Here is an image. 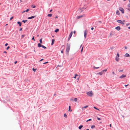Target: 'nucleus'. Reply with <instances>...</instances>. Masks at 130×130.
<instances>
[{"mask_svg": "<svg viewBox=\"0 0 130 130\" xmlns=\"http://www.w3.org/2000/svg\"><path fill=\"white\" fill-rule=\"evenodd\" d=\"M126 77V75H124L123 74L122 75L120 76L119 77L120 78H125Z\"/></svg>", "mask_w": 130, "mask_h": 130, "instance_id": "obj_5", "label": "nucleus"}, {"mask_svg": "<svg viewBox=\"0 0 130 130\" xmlns=\"http://www.w3.org/2000/svg\"><path fill=\"white\" fill-rule=\"evenodd\" d=\"M24 36H25V35H23L22 36V38H23L24 37Z\"/></svg>", "mask_w": 130, "mask_h": 130, "instance_id": "obj_46", "label": "nucleus"}, {"mask_svg": "<svg viewBox=\"0 0 130 130\" xmlns=\"http://www.w3.org/2000/svg\"><path fill=\"white\" fill-rule=\"evenodd\" d=\"M93 29H94V28H93V27H92V28H91V29L92 30H93Z\"/></svg>", "mask_w": 130, "mask_h": 130, "instance_id": "obj_56", "label": "nucleus"}, {"mask_svg": "<svg viewBox=\"0 0 130 130\" xmlns=\"http://www.w3.org/2000/svg\"><path fill=\"white\" fill-rule=\"evenodd\" d=\"M13 18V17H12L10 19V20H12Z\"/></svg>", "mask_w": 130, "mask_h": 130, "instance_id": "obj_34", "label": "nucleus"}, {"mask_svg": "<svg viewBox=\"0 0 130 130\" xmlns=\"http://www.w3.org/2000/svg\"><path fill=\"white\" fill-rule=\"evenodd\" d=\"M29 10V9H27L26 10L24 11L23 12H27Z\"/></svg>", "mask_w": 130, "mask_h": 130, "instance_id": "obj_23", "label": "nucleus"}, {"mask_svg": "<svg viewBox=\"0 0 130 130\" xmlns=\"http://www.w3.org/2000/svg\"><path fill=\"white\" fill-rule=\"evenodd\" d=\"M83 46L82 47L81 50V52L82 53V51H83Z\"/></svg>", "mask_w": 130, "mask_h": 130, "instance_id": "obj_37", "label": "nucleus"}, {"mask_svg": "<svg viewBox=\"0 0 130 130\" xmlns=\"http://www.w3.org/2000/svg\"><path fill=\"white\" fill-rule=\"evenodd\" d=\"M43 64H46V62H44V63H43Z\"/></svg>", "mask_w": 130, "mask_h": 130, "instance_id": "obj_63", "label": "nucleus"}, {"mask_svg": "<svg viewBox=\"0 0 130 130\" xmlns=\"http://www.w3.org/2000/svg\"><path fill=\"white\" fill-rule=\"evenodd\" d=\"M39 41L40 42V43H42V38L40 39L39 40Z\"/></svg>", "mask_w": 130, "mask_h": 130, "instance_id": "obj_22", "label": "nucleus"}, {"mask_svg": "<svg viewBox=\"0 0 130 130\" xmlns=\"http://www.w3.org/2000/svg\"><path fill=\"white\" fill-rule=\"evenodd\" d=\"M109 126L110 127H111V124H110L109 125Z\"/></svg>", "mask_w": 130, "mask_h": 130, "instance_id": "obj_60", "label": "nucleus"}, {"mask_svg": "<svg viewBox=\"0 0 130 130\" xmlns=\"http://www.w3.org/2000/svg\"><path fill=\"white\" fill-rule=\"evenodd\" d=\"M87 35V31L85 30L84 32V36L85 38H86Z\"/></svg>", "mask_w": 130, "mask_h": 130, "instance_id": "obj_8", "label": "nucleus"}, {"mask_svg": "<svg viewBox=\"0 0 130 130\" xmlns=\"http://www.w3.org/2000/svg\"><path fill=\"white\" fill-rule=\"evenodd\" d=\"M125 49H127V46H125Z\"/></svg>", "mask_w": 130, "mask_h": 130, "instance_id": "obj_47", "label": "nucleus"}, {"mask_svg": "<svg viewBox=\"0 0 130 130\" xmlns=\"http://www.w3.org/2000/svg\"><path fill=\"white\" fill-rule=\"evenodd\" d=\"M41 43H39L38 44V46L39 47H42V45L41 44Z\"/></svg>", "mask_w": 130, "mask_h": 130, "instance_id": "obj_12", "label": "nucleus"}, {"mask_svg": "<svg viewBox=\"0 0 130 130\" xmlns=\"http://www.w3.org/2000/svg\"><path fill=\"white\" fill-rule=\"evenodd\" d=\"M119 9L120 11L122 13H124V11L123 9L122 8L120 7L119 8Z\"/></svg>", "mask_w": 130, "mask_h": 130, "instance_id": "obj_1", "label": "nucleus"}, {"mask_svg": "<svg viewBox=\"0 0 130 130\" xmlns=\"http://www.w3.org/2000/svg\"><path fill=\"white\" fill-rule=\"evenodd\" d=\"M27 21V20H24L22 21V22L24 23H26Z\"/></svg>", "mask_w": 130, "mask_h": 130, "instance_id": "obj_25", "label": "nucleus"}, {"mask_svg": "<svg viewBox=\"0 0 130 130\" xmlns=\"http://www.w3.org/2000/svg\"><path fill=\"white\" fill-rule=\"evenodd\" d=\"M55 18H58V17L57 16H56L55 17Z\"/></svg>", "mask_w": 130, "mask_h": 130, "instance_id": "obj_58", "label": "nucleus"}, {"mask_svg": "<svg viewBox=\"0 0 130 130\" xmlns=\"http://www.w3.org/2000/svg\"><path fill=\"white\" fill-rule=\"evenodd\" d=\"M116 13L117 14L119 15V12L118 10H117L116 12Z\"/></svg>", "mask_w": 130, "mask_h": 130, "instance_id": "obj_19", "label": "nucleus"}, {"mask_svg": "<svg viewBox=\"0 0 130 130\" xmlns=\"http://www.w3.org/2000/svg\"><path fill=\"white\" fill-rule=\"evenodd\" d=\"M107 71V69H105L104 70H103L102 71V72H103V73L104 72H106Z\"/></svg>", "mask_w": 130, "mask_h": 130, "instance_id": "obj_20", "label": "nucleus"}, {"mask_svg": "<svg viewBox=\"0 0 130 130\" xmlns=\"http://www.w3.org/2000/svg\"><path fill=\"white\" fill-rule=\"evenodd\" d=\"M72 34H73V32L72 31L70 32V33L69 35V37L68 38V41L69 40H70V39L71 37L72 36Z\"/></svg>", "mask_w": 130, "mask_h": 130, "instance_id": "obj_2", "label": "nucleus"}, {"mask_svg": "<svg viewBox=\"0 0 130 130\" xmlns=\"http://www.w3.org/2000/svg\"><path fill=\"white\" fill-rule=\"evenodd\" d=\"M86 130H89V129H87Z\"/></svg>", "mask_w": 130, "mask_h": 130, "instance_id": "obj_64", "label": "nucleus"}, {"mask_svg": "<svg viewBox=\"0 0 130 130\" xmlns=\"http://www.w3.org/2000/svg\"><path fill=\"white\" fill-rule=\"evenodd\" d=\"M115 60L117 61H118L119 60V57H116Z\"/></svg>", "mask_w": 130, "mask_h": 130, "instance_id": "obj_13", "label": "nucleus"}, {"mask_svg": "<svg viewBox=\"0 0 130 130\" xmlns=\"http://www.w3.org/2000/svg\"><path fill=\"white\" fill-rule=\"evenodd\" d=\"M70 49V45L67 46L66 48V52H69Z\"/></svg>", "mask_w": 130, "mask_h": 130, "instance_id": "obj_3", "label": "nucleus"}, {"mask_svg": "<svg viewBox=\"0 0 130 130\" xmlns=\"http://www.w3.org/2000/svg\"><path fill=\"white\" fill-rule=\"evenodd\" d=\"M55 40L54 39H53L52 40V42L51 43V45H53V44H54V42L55 41Z\"/></svg>", "mask_w": 130, "mask_h": 130, "instance_id": "obj_17", "label": "nucleus"}, {"mask_svg": "<svg viewBox=\"0 0 130 130\" xmlns=\"http://www.w3.org/2000/svg\"><path fill=\"white\" fill-rule=\"evenodd\" d=\"M128 7L129 8H130V4L128 5Z\"/></svg>", "mask_w": 130, "mask_h": 130, "instance_id": "obj_44", "label": "nucleus"}, {"mask_svg": "<svg viewBox=\"0 0 130 130\" xmlns=\"http://www.w3.org/2000/svg\"><path fill=\"white\" fill-rule=\"evenodd\" d=\"M123 70H122L119 71V72H123Z\"/></svg>", "mask_w": 130, "mask_h": 130, "instance_id": "obj_42", "label": "nucleus"}, {"mask_svg": "<svg viewBox=\"0 0 130 130\" xmlns=\"http://www.w3.org/2000/svg\"><path fill=\"white\" fill-rule=\"evenodd\" d=\"M36 17V16H32V17H28V19H33V18H34Z\"/></svg>", "mask_w": 130, "mask_h": 130, "instance_id": "obj_9", "label": "nucleus"}, {"mask_svg": "<svg viewBox=\"0 0 130 130\" xmlns=\"http://www.w3.org/2000/svg\"><path fill=\"white\" fill-rule=\"evenodd\" d=\"M52 15L51 14H49L47 15V16L48 17H51Z\"/></svg>", "mask_w": 130, "mask_h": 130, "instance_id": "obj_29", "label": "nucleus"}, {"mask_svg": "<svg viewBox=\"0 0 130 130\" xmlns=\"http://www.w3.org/2000/svg\"><path fill=\"white\" fill-rule=\"evenodd\" d=\"M93 94V93L92 91H90V96H92Z\"/></svg>", "mask_w": 130, "mask_h": 130, "instance_id": "obj_7", "label": "nucleus"}, {"mask_svg": "<svg viewBox=\"0 0 130 130\" xmlns=\"http://www.w3.org/2000/svg\"><path fill=\"white\" fill-rule=\"evenodd\" d=\"M59 29H56L55 31V32H57L59 31Z\"/></svg>", "mask_w": 130, "mask_h": 130, "instance_id": "obj_24", "label": "nucleus"}, {"mask_svg": "<svg viewBox=\"0 0 130 130\" xmlns=\"http://www.w3.org/2000/svg\"><path fill=\"white\" fill-rule=\"evenodd\" d=\"M64 117L66 118H67V116L66 113H64Z\"/></svg>", "mask_w": 130, "mask_h": 130, "instance_id": "obj_26", "label": "nucleus"}, {"mask_svg": "<svg viewBox=\"0 0 130 130\" xmlns=\"http://www.w3.org/2000/svg\"><path fill=\"white\" fill-rule=\"evenodd\" d=\"M97 119H98V120H101V119H100V118H98H98H97Z\"/></svg>", "mask_w": 130, "mask_h": 130, "instance_id": "obj_41", "label": "nucleus"}, {"mask_svg": "<svg viewBox=\"0 0 130 130\" xmlns=\"http://www.w3.org/2000/svg\"><path fill=\"white\" fill-rule=\"evenodd\" d=\"M112 73L114 75L115 74V73L114 72H112Z\"/></svg>", "mask_w": 130, "mask_h": 130, "instance_id": "obj_43", "label": "nucleus"}, {"mask_svg": "<svg viewBox=\"0 0 130 130\" xmlns=\"http://www.w3.org/2000/svg\"><path fill=\"white\" fill-rule=\"evenodd\" d=\"M74 76H75L74 77V78L75 79H76V77L77 76H78V75H77V74H75V75H74Z\"/></svg>", "mask_w": 130, "mask_h": 130, "instance_id": "obj_21", "label": "nucleus"}, {"mask_svg": "<svg viewBox=\"0 0 130 130\" xmlns=\"http://www.w3.org/2000/svg\"><path fill=\"white\" fill-rule=\"evenodd\" d=\"M119 54L118 53L117 54V56L116 57H119Z\"/></svg>", "mask_w": 130, "mask_h": 130, "instance_id": "obj_33", "label": "nucleus"}, {"mask_svg": "<svg viewBox=\"0 0 130 130\" xmlns=\"http://www.w3.org/2000/svg\"><path fill=\"white\" fill-rule=\"evenodd\" d=\"M127 9H128L129 11H130V8H127Z\"/></svg>", "mask_w": 130, "mask_h": 130, "instance_id": "obj_51", "label": "nucleus"}, {"mask_svg": "<svg viewBox=\"0 0 130 130\" xmlns=\"http://www.w3.org/2000/svg\"><path fill=\"white\" fill-rule=\"evenodd\" d=\"M77 98H75L74 99V101L75 102H77Z\"/></svg>", "mask_w": 130, "mask_h": 130, "instance_id": "obj_27", "label": "nucleus"}, {"mask_svg": "<svg viewBox=\"0 0 130 130\" xmlns=\"http://www.w3.org/2000/svg\"><path fill=\"white\" fill-rule=\"evenodd\" d=\"M83 17V15H81L80 16H77V19H78Z\"/></svg>", "mask_w": 130, "mask_h": 130, "instance_id": "obj_11", "label": "nucleus"}, {"mask_svg": "<svg viewBox=\"0 0 130 130\" xmlns=\"http://www.w3.org/2000/svg\"><path fill=\"white\" fill-rule=\"evenodd\" d=\"M99 68V67H94V68L95 69H98V68Z\"/></svg>", "mask_w": 130, "mask_h": 130, "instance_id": "obj_45", "label": "nucleus"}, {"mask_svg": "<svg viewBox=\"0 0 130 130\" xmlns=\"http://www.w3.org/2000/svg\"><path fill=\"white\" fill-rule=\"evenodd\" d=\"M36 70V69H35L34 68L32 69V70L34 72H35Z\"/></svg>", "mask_w": 130, "mask_h": 130, "instance_id": "obj_32", "label": "nucleus"}, {"mask_svg": "<svg viewBox=\"0 0 130 130\" xmlns=\"http://www.w3.org/2000/svg\"><path fill=\"white\" fill-rule=\"evenodd\" d=\"M125 57H128L129 56V54H128L126 53L125 54Z\"/></svg>", "mask_w": 130, "mask_h": 130, "instance_id": "obj_15", "label": "nucleus"}, {"mask_svg": "<svg viewBox=\"0 0 130 130\" xmlns=\"http://www.w3.org/2000/svg\"><path fill=\"white\" fill-rule=\"evenodd\" d=\"M94 108H95V109H97V110H100L98 109L97 108H96V107H94Z\"/></svg>", "mask_w": 130, "mask_h": 130, "instance_id": "obj_36", "label": "nucleus"}, {"mask_svg": "<svg viewBox=\"0 0 130 130\" xmlns=\"http://www.w3.org/2000/svg\"><path fill=\"white\" fill-rule=\"evenodd\" d=\"M76 32V31H73V33L74 34H75Z\"/></svg>", "mask_w": 130, "mask_h": 130, "instance_id": "obj_57", "label": "nucleus"}, {"mask_svg": "<svg viewBox=\"0 0 130 130\" xmlns=\"http://www.w3.org/2000/svg\"><path fill=\"white\" fill-rule=\"evenodd\" d=\"M17 62V61H15L14 62V63L15 64H16Z\"/></svg>", "mask_w": 130, "mask_h": 130, "instance_id": "obj_53", "label": "nucleus"}, {"mask_svg": "<svg viewBox=\"0 0 130 130\" xmlns=\"http://www.w3.org/2000/svg\"><path fill=\"white\" fill-rule=\"evenodd\" d=\"M103 72H102V71L100 72L97 73V74L98 75H102Z\"/></svg>", "mask_w": 130, "mask_h": 130, "instance_id": "obj_10", "label": "nucleus"}, {"mask_svg": "<svg viewBox=\"0 0 130 130\" xmlns=\"http://www.w3.org/2000/svg\"><path fill=\"white\" fill-rule=\"evenodd\" d=\"M128 84H127V85H125V87H126V86H128Z\"/></svg>", "mask_w": 130, "mask_h": 130, "instance_id": "obj_55", "label": "nucleus"}, {"mask_svg": "<svg viewBox=\"0 0 130 130\" xmlns=\"http://www.w3.org/2000/svg\"><path fill=\"white\" fill-rule=\"evenodd\" d=\"M115 29L118 31H119L120 30L121 28L119 26H118L115 28Z\"/></svg>", "mask_w": 130, "mask_h": 130, "instance_id": "obj_6", "label": "nucleus"}, {"mask_svg": "<svg viewBox=\"0 0 130 130\" xmlns=\"http://www.w3.org/2000/svg\"><path fill=\"white\" fill-rule=\"evenodd\" d=\"M22 30V28H20V31H21Z\"/></svg>", "mask_w": 130, "mask_h": 130, "instance_id": "obj_52", "label": "nucleus"}, {"mask_svg": "<svg viewBox=\"0 0 130 130\" xmlns=\"http://www.w3.org/2000/svg\"><path fill=\"white\" fill-rule=\"evenodd\" d=\"M42 48H43L44 49H46V47L45 46H44L43 45H42Z\"/></svg>", "mask_w": 130, "mask_h": 130, "instance_id": "obj_30", "label": "nucleus"}, {"mask_svg": "<svg viewBox=\"0 0 130 130\" xmlns=\"http://www.w3.org/2000/svg\"><path fill=\"white\" fill-rule=\"evenodd\" d=\"M32 40H34V41H35V40L34 39V36L32 37Z\"/></svg>", "mask_w": 130, "mask_h": 130, "instance_id": "obj_40", "label": "nucleus"}, {"mask_svg": "<svg viewBox=\"0 0 130 130\" xmlns=\"http://www.w3.org/2000/svg\"><path fill=\"white\" fill-rule=\"evenodd\" d=\"M31 7L32 8H35L36 7V6L35 5H32Z\"/></svg>", "mask_w": 130, "mask_h": 130, "instance_id": "obj_31", "label": "nucleus"}, {"mask_svg": "<svg viewBox=\"0 0 130 130\" xmlns=\"http://www.w3.org/2000/svg\"><path fill=\"white\" fill-rule=\"evenodd\" d=\"M46 62V63H48V61H47V62Z\"/></svg>", "mask_w": 130, "mask_h": 130, "instance_id": "obj_62", "label": "nucleus"}, {"mask_svg": "<svg viewBox=\"0 0 130 130\" xmlns=\"http://www.w3.org/2000/svg\"><path fill=\"white\" fill-rule=\"evenodd\" d=\"M88 107V106H84V107H82V110H83L84 108H86Z\"/></svg>", "mask_w": 130, "mask_h": 130, "instance_id": "obj_16", "label": "nucleus"}, {"mask_svg": "<svg viewBox=\"0 0 130 130\" xmlns=\"http://www.w3.org/2000/svg\"><path fill=\"white\" fill-rule=\"evenodd\" d=\"M52 11V9L51 10H50V12H51Z\"/></svg>", "mask_w": 130, "mask_h": 130, "instance_id": "obj_61", "label": "nucleus"}, {"mask_svg": "<svg viewBox=\"0 0 130 130\" xmlns=\"http://www.w3.org/2000/svg\"><path fill=\"white\" fill-rule=\"evenodd\" d=\"M117 22L119 23H120L122 25L124 24V23L121 20H118L117 21Z\"/></svg>", "mask_w": 130, "mask_h": 130, "instance_id": "obj_4", "label": "nucleus"}, {"mask_svg": "<svg viewBox=\"0 0 130 130\" xmlns=\"http://www.w3.org/2000/svg\"><path fill=\"white\" fill-rule=\"evenodd\" d=\"M9 48H10L9 46H8V47H7V48L6 49H7V50H8V49Z\"/></svg>", "mask_w": 130, "mask_h": 130, "instance_id": "obj_38", "label": "nucleus"}, {"mask_svg": "<svg viewBox=\"0 0 130 130\" xmlns=\"http://www.w3.org/2000/svg\"><path fill=\"white\" fill-rule=\"evenodd\" d=\"M17 23L18 24H19V26L20 27L21 26V22H17Z\"/></svg>", "mask_w": 130, "mask_h": 130, "instance_id": "obj_14", "label": "nucleus"}, {"mask_svg": "<svg viewBox=\"0 0 130 130\" xmlns=\"http://www.w3.org/2000/svg\"><path fill=\"white\" fill-rule=\"evenodd\" d=\"M130 24L129 23H128L126 24V26H128V25H129Z\"/></svg>", "mask_w": 130, "mask_h": 130, "instance_id": "obj_49", "label": "nucleus"}, {"mask_svg": "<svg viewBox=\"0 0 130 130\" xmlns=\"http://www.w3.org/2000/svg\"><path fill=\"white\" fill-rule=\"evenodd\" d=\"M87 94L88 95H89V92H87Z\"/></svg>", "mask_w": 130, "mask_h": 130, "instance_id": "obj_39", "label": "nucleus"}, {"mask_svg": "<svg viewBox=\"0 0 130 130\" xmlns=\"http://www.w3.org/2000/svg\"><path fill=\"white\" fill-rule=\"evenodd\" d=\"M70 100V101H73V99H71Z\"/></svg>", "mask_w": 130, "mask_h": 130, "instance_id": "obj_50", "label": "nucleus"}, {"mask_svg": "<svg viewBox=\"0 0 130 130\" xmlns=\"http://www.w3.org/2000/svg\"><path fill=\"white\" fill-rule=\"evenodd\" d=\"M70 109H71V106H70L69 107V110Z\"/></svg>", "mask_w": 130, "mask_h": 130, "instance_id": "obj_35", "label": "nucleus"}, {"mask_svg": "<svg viewBox=\"0 0 130 130\" xmlns=\"http://www.w3.org/2000/svg\"><path fill=\"white\" fill-rule=\"evenodd\" d=\"M128 29H130V27H128Z\"/></svg>", "mask_w": 130, "mask_h": 130, "instance_id": "obj_59", "label": "nucleus"}, {"mask_svg": "<svg viewBox=\"0 0 130 130\" xmlns=\"http://www.w3.org/2000/svg\"><path fill=\"white\" fill-rule=\"evenodd\" d=\"M43 59H41V60L39 61H42V60H43Z\"/></svg>", "mask_w": 130, "mask_h": 130, "instance_id": "obj_54", "label": "nucleus"}, {"mask_svg": "<svg viewBox=\"0 0 130 130\" xmlns=\"http://www.w3.org/2000/svg\"><path fill=\"white\" fill-rule=\"evenodd\" d=\"M91 127L92 128H93L95 127V126L94 125H93L91 126Z\"/></svg>", "mask_w": 130, "mask_h": 130, "instance_id": "obj_28", "label": "nucleus"}, {"mask_svg": "<svg viewBox=\"0 0 130 130\" xmlns=\"http://www.w3.org/2000/svg\"><path fill=\"white\" fill-rule=\"evenodd\" d=\"M8 45V44L7 43H6V44H5V46H7Z\"/></svg>", "mask_w": 130, "mask_h": 130, "instance_id": "obj_48", "label": "nucleus"}, {"mask_svg": "<svg viewBox=\"0 0 130 130\" xmlns=\"http://www.w3.org/2000/svg\"><path fill=\"white\" fill-rule=\"evenodd\" d=\"M83 127V126L82 125H81L78 128L79 129H80Z\"/></svg>", "mask_w": 130, "mask_h": 130, "instance_id": "obj_18", "label": "nucleus"}]
</instances>
